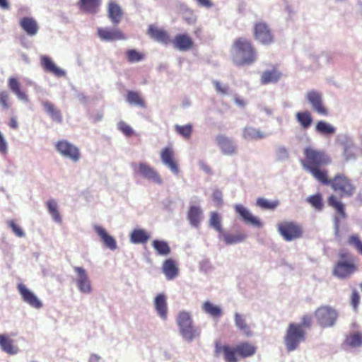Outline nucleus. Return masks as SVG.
I'll use <instances>...</instances> for the list:
<instances>
[{"mask_svg": "<svg viewBox=\"0 0 362 362\" xmlns=\"http://www.w3.org/2000/svg\"><path fill=\"white\" fill-rule=\"evenodd\" d=\"M303 154L304 158L300 160L301 165L320 182L328 173L327 170L321 169V167L329 165L332 162L331 158L325 151L310 146L303 150Z\"/></svg>", "mask_w": 362, "mask_h": 362, "instance_id": "f257e3e1", "label": "nucleus"}, {"mask_svg": "<svg viewBox=\"0 0 362 362\" xmlns=\"http://www.w3.org/2000/svg\"><path fill=\"white\" fill-rule=\"evenodd\" d=\"M231 59L237 66H250L257 59L256 48L251 40L246 37L235 38L230 48Z\"/></svg>", "mask_w": 362, "mask_h": 362, "instance_id": "f03ea898", "label": "nucleus"}, {"mask_svg": "<svg viewBox=\"0 0 362 362\" xmlns=\"http://www.w3.org/2000/svg\"><path fill=\"white\" fill-rule=\"evenodd\" d=\"M257 347L248 341H241L235 346L215 344V353L222 354L225 362H238L239 358H246L256 354Z\"/></svg>", "mask_w": 362, "mask_h": 362, "instance_id": "7ed1b4c3", "label": "nucleus"}, {"mask_svg": "<svg viewBox=\"0 0 362 362\" xmlns=\"http://www.w3.org/2000/svg\"><path fill=\"white\" fill-rule=\"evenodd\" d=\"M323 185L329 186L340 198H349L354 195L356 187L353 180L344 173H337L329 178L328 173L320 181Z\"/></svg>", "mask_w": 362, "mask_h": 362, "instance_id": "20e7f679", "label": "nucleus"}, {"mask_svg": "<svg viewBox=\"0 0 362 362\" xmlns=\"http://www.w3.org/2000/svg\"><path fill=\"white\" fill-rule=\"evenodd\" d=\"M339 257V259L334 266L332 274L341 279H348L356 272L357 266L348 252H340Z\"/></svg>", "mask_w": 362, "mask_h": 362, "instance_id": "39448f33", "label": "nucleus"}, {"mask_svg": "<svg viewBox=\"0 0 362 362\" xmlns=\"http://www.w3.org/2000/svg\"><path fill=\"white\" fill-rule=\"evenodd\" d=\"M305 338L306 331L301 329V325L296 322L290 323L284 336V344L287 351L290 352L297 349Z\"/></svg>", "mask_w": 362, "mask_h": 362, "instance_id": "423d86ee", "label": "nucleus"}, {"mask_svg": "<svg viewBox=\"0 0 362 362\" xmlns=\"http://www.w3.org/2000/svg\"><path fill=\"white\" fill-rule=\"evenodd\" d=\"M277 230L283 239L291 242L300 239L303 235V226L293 221H282L276 225Z\"/></svg>", "mask_w": 362, "mask_h": 362, "instance_id": "0eeeda50", "label": "nucleus"}, {"mask_svg": "<svg viewBox=\"0 0 362 362\" xmlns=\"http://www.w3.org/2000/svg\"><path fill=\"white\" fill-rule=\"evenodd\" d=\"M314 316L319 326L327 328L332 327L336 324L339 313L331 306L322 305L315 310Z\"/></svg>", "mask_w": 362, "mask_h": 362, "instance_id": "6e6552de", "label": "nucleus"}, {"mask_svg": "<svg viewBox=\"0 0 362 362\" xmlns=\"http://www.w3.org/2000/svg\"><path fill=\"white\" fill-rule=\"evenodd\" d=\"M54 146L59 154L74 163L78 162L81 158V153L78 148L67 140H59L55 143Z\"/></svg>", "mask_w": 362, "mask_h": 362, "instance_id": "1a4fd4ad", "label": "nucleus"}, {"mask_svg": "<svg viewBox=\"0 0 362 362\" xmlns=\"http://www.w3.org/2000/svg\"><path fill=\"white\" fill-rule=\"evenodd\" d=\"M254 37L263 45H269L273 42L274 37L271 30L264 22H257L254 25Z\"/></svg>", "mask_w": 362, "mask_h": 362, "instance_id": "9d476101", "label": "nucleus"}, {"mask_svg": "<svg viewBox=\"0 0 362 362\" xmlns=\"http://www.w3.org/2000/svg\"><path fill=\"white\" fill-rule=\"evenodd\" d=\"M306 98L311 105L313 109L318 114L322 116H327L329 112L327 107L322 102V94L315 90H310L307 93Z\"/></svg>", "mask_w": 362, "mask_h": 362, "instance_id": "9b49d317", "label": "nucleus"}, {"mask_svg": "<svg viewBox=\"0 0 362 362\" xmlns=\"http://www.w3.org/2000/svg\"><path fill=\"white\" fill-rule=\"evenodd\" d=\"M17 289L23 300L29 305L36 309H40L42 307V303L40 299L25 284L22 283L18 284Z\"/></svg>", "mask_w": 362, "mask_h": 362, "instance_id": "f8f14e48", "label": "nucleus"}, {"mask_svg": "<svg viewBox=\"0 0 362 362\" xmlns=\"http://www.w3.org/2000/svg\"><path fill=\"white\" fill-rule=\"evenodd\" d=\"M146 33L151 39L163 45H166L171 42L169 33L154 24L148 25Z\"/></svg>", "mask_w": 362, "mask_h": 362, "instance_id": "ddd939ff", "label": "nucleus"}, {"mask_svg": "<svg viewBox=\"0 0 362 362\" xmlns=\"http://www.w3.org/2000/svg\"><path fill=\"white\" fill-rule=\"evenodd\" d=\"M160 158L164 165H165L173 173L177 175L179 173V166L175 158V152L172 147H165L160 152Z\"/></svg>", "mask_w": 362, "mask_h": 362, "instance_id": "4468645a", "label": "nucleus"}, {"mask_svg": "<svg viewBox=\"0 0 362 362\" xmlns=\"http://www.w3.org/2000/svg\"><path fill=\"white\" fill-rule=\"evenodd\" d=\"M216 142L224 155L233 156L237 153V146L230 138L218 134L216 137Z\"/></svg>", "mask_w": 362, "mask_h": 362, "instance_id": "2eb2a0df", "label": "nucleus"}, {"mask_svg": "<svg viewBox=\"0 0 362 362\" xmlns=\"http://www.w3.org/2000/svg\"><path fill=\"white\" fill-rule=\"evenodd\" d=\"M327 204L329 206L332 207L338 215V217H335L334 218L336 226L338 228L339 218L345 219L347 217L345 205L339 200L334 194H331L328 197Z\"/></svg>", "mask_w": 362, "mask_h": 362, "instance_id": "dca6fc26", "label": "nucleus"}, {"mask_svg": "<svg viewBox=\"0 0 362 362\" xmlns=\"http://www.w3.org/2000/svg\"><path fill=\"white\" fill-rule=\"evenodd\" d=\"M175 48L180 51H189L194 47L192 38L187 33L177 34L175 37L171 40Z\"/></svg>", "mask_w": 362, "mask_h": 362, "instance_id": "f3484780", "label": "nucleus"}, {"mask_svg": "<svg viewBox=\"0 0 362 362\" xmlns=\"http://www.w3.org/2000/svg\"><path fill=\"white\" fill-rule=\"evenodd\" d=\"M74 272L77 274L76 284L79 291L84 293L91 291V284L86 270L80 267H75Z\"/></svg>", "mask_w": 362, "mask_h": 362, "instance_id": "a211bd4d", "label": "nucleus"}, {"mask_svg": "<svg viewBox=\"0 0 362 362\" xmlns=\"http://www.w3.org/2000/svg\"><path fill=\"white\" fill-rule=\"evenodd\" d=\"M133 168L136 173H139L144 176V177L151 180L155 182L160 184L162 182V179L160 178L158 173L149 165L141 163L136 167V165H133Z\"/></svg>", "mask_w": 362, "mask_h": 362, "instance_id": "6ab92c4d", "label": "nucleus"}, {"mask_svg": "<svg viewBox=\"0 0 362 362\" xmlns=\"http://www.w3.org/2000/svg\"><path fill=\"white\" fill-rule=\"evenodd\" d=\"M40 65L45 71L50 73L55 76L62 77L66 74V72L58 67L49 56L42 55L40 57Z\"/></svg>", "mask_w": 362, "mask_h": 362, "instance_id": "aec40b11", "label": "nucleus"}, {"mask_svg": "<svg viewBox=\"0 0 362 362\" xmlns=\"http://www.w3.org/2000/svg\"><path fill=\"white\" fill-rule=\"evenodd\" d=\"M99 37L105 41L125 40L126 37L118 28H99L97 30Z\"/></svg>", "mask_w": 362, "mask_h": 362, "instance_id": "412c9836", "label": "nucleus"}, {"mask_svg": "<svg viewBox=\"0 0 362 362\" xmlns=\"http://www.w3.org/2000/svg\"><path fill=\"white\" fill-rule=\"evenodd\" d=\"M235 210L246 223L252 225L257 228L262 227V222L257 217L252 216L250 211L243 205L236 204L235 206Z\"/></svg>", "mask_w": 362, "mask_h": 362, "instance_id": "4be33fe9", "label": "nucleus"}, {"mask_svg": "<svg viewBox=\"0 0 362 362\" xmlns=\"http://www.w3.org/2000/svg\"><path fill=\"white\" fill-rule=\"evenodd\" d=\"M108 18L113 24H118L123 16V11L120 6L113 1H110L107 5Z\"/></svg>", "mask_w": 362, "mask_h": 362, "instance_id": "5701e85b", "label": "nucleus"}, {"mask_svg": "<svg viewBox=\"0 0 362 362\" xmlns=\"http://www.w3.org/2000/svg\"><path fill=\"white\" fill-rule=\"evenodd\" d=\"M162 271L168 280L174 279L179 274V269L176 262L170 258L163 262Z\"/></svg>", "mask_w": 362, "mask_h": 362, "instance_id": "b1692460", "label": "nucleus"}, {"mask_svg": "<svg viewBox=\"0 0 362 362\" xmlns=\"http://www.w3.org/2000/svg\"><path fill=\"white\" fill-rule=\"evenodd\" d=\"M282 76L281 72L276 67L271 70L264 71L262 75L260 81L263 85L277 83Z\"/></svg>", "mask_w": 362, "mask_h": 362, "instance_id": "393cba45", "label": "nucleus"}, {"mask_svg": "<svg viewBox=\"0 0 362 362\" xmlns=\"http://www.w3.org/2000/svg\"><path fill=\"white\" fill-rule=\"evenodd\" d=\"M94 230L96 233L100 236L104 245L112 250L117 248V243L115 238L110 235L106 230L100 226H94Z\"/></svg>", "mask_w": 362, "mask_h": 362, "instance_id": "a878e982", "label": "nucleus"}, {"mask_svg": "<svg viewBox=\"0 0 362 362\" xmlns=\"http://www.w3.org/2000/svg\"><path fill=\"white\" fill-rule=\"evenodd\" d=\"M20 25L22 29L30 36L35 35L39 30L37 21L30 17H24L20 21Z\"/></svg>", "mask_w": 362, "mask_h": 362, "instance_id": "bb28decb", "label": "nucleus"}, {"mask_svg": "<svg viewBox=\"0 0 362 362\" xmlns=\"http://www.w3.org/2000/svg\"><path fill=\"white\" fill-rule=\"evenodd\" d=\"M243 137L245 140H260L267 136V134L259 129L252 126H247L243 129Z\"/></svg>", "mask_w": 362, "mask_h": 362, "instance_id": "cd10ccee", "label": "nucleus"}, {"mask_svg": "<svg viewBox=\"0 0 362 362\" xmlns=\"http://www.w3.org/2000/svg\"><path fill=\"white\" fill-rule=\"evenodd\" d=\"M101 0H79L78 8L83 12L95 14L98 13Z\"/></svg>", "mask_w": 362, "mask_h": 362, "instance_id": "c85d7f7f", "label": "nucleus"}, {"mask_svg": "<svg viewBox=\"0 0 362 362\" xmlns=\"http://www.w3.org/2000/svg\"><path fill=\"white\" fill-rule=\"evenodd\" d=\"M45 111L53 121L61 123L63 120L61 111L50 101L45 100L42 103Z\"/></svg>", "mask_w": 362, "mask_h": 362, "instance_id": "c756f323", "label": "nucleus"}, {"mask_svg": "<svg viewBox=\"0 0 362 362\" xmlns=\"http://www.w3.org/2000/svg\"><path fill=\"white\" fill-rule=\"evenodd\" d=\"M8 86L10 90L18 97V99L28 101V98L26 93L21 90V83L17 78L14 77H10L8 80Z\"/></svg>", "mask_w": 362, "mask_h": 362, "instance_id": "7c9ffc66", "label": "nucleus"}, {"mask_svg": "<svg viewBox=\"0 0 362 362\" xmlns=\"http://www.w3.org/2000/svg\"><path fill=\"white\" fill-rule=\"evenodd\" d=\"M155 308L160 317L165 320L167 318V303L166 298L163 294L158 295L155 298Z\"/></svg>", "mask_w": 362, "mask_h": 362, "instance_id": "2f4dec72", "label": "nucleus"}, {"mask_svg": "<svg viewBox=\"0 0 362 362\" xmlns=\"http://www.w3.org/2000/svg\"><path fill=\"white\" fill-rule=\"evenodd\" d=\"M235 326L245 336L250 337L252 333L250 325L247 323L246 319L242 315L236 313L234 316Z\"/></svg>", "mask_w": 362, "mask_h": 362, "instance_id": "473e14b6", "label": "nucleus"}, {"mask_svg": "<svg viewBox=\"0 0 362 362\" xmlns=\"http://www.w3.org/2000/svg\"><path fill=\"white\" fill-rule=\"evenodd\" d=\"M202 211L200 207L192 206L187 213V218L190 224L194 227H198L202 219Z\"/></svg>", "mask_w": 362, "mask_h": 362, "instance_id": "72a5a7b5", "label": "nucleus"}, {"mask_svg": "<svg viewBox=\"0 0 362 362\" xmlns=\"http://www.w3.org/2000/svg\"><path fill=\"white\" fill-rule=\"evenodd\" d=\"M344 345L347 347L356 348L362 346V333L354 332L346 337Z\"/></svg>", "mask_w": 362, "mask_h": 362, "instance_id": "f704fd0d", "label": "nucleus"}, {"mask_svg": "<svg viewBox=\"0 0 362 362\" xmlns=\"http://www.w3.org/2000/svg\"><path fill=\"white\" fill-rule=\"evenodd\" d=\"M149 238V234L144 229H134L130 235V240L134 244L146 243Z\"/></svg>", "mask_w": 362, "mask_h": 362, "instance_id": "c9c22d12", "label": "nucleus"}, {"mask_svg": "<svg viewBox=\"0 0 362 362\" xmlns=\"http://www.w3.org/2000/svg\"><path fill=\"white\" fill-rule=\"evenodd\" d=\"M209 226L218 233V237L224 233L222 226L221 216L216 211L211 212L209 221Z\"/></svg>", "mask_w": 362, "mask_h": 362, "instance_id": "e433bc0d", "label": "nucleus"}, {"mask_svg": "<svg viewBox=\"0 0 362 362\" xmlns=\"http://www.w3.org/2000/svg\"><path fill=\"white\" fill-rule=\"evenodd\" d=\"M0 346L8 354H16L18 350L17 346H14L13 341L4 334H0Z\"/></svg>", "mask_w": 362, "mask_h": 362, "instance_id": "4c0bfd02", "label": "nucleus"}, {"mask_svg": "<svg viewBox=\"0 0 362 362\" xmlns=\"http://www.w3.org/2000/svg\"><path fill=\"white\" fill-rule=\"evenodd\" d=\"M247 235L243 233H238L237 234H230L228 233H223L220 239H223L226 245H233L244 241Z\"/></svg>", "mask_w": 362, "mask_h": 362, "instance_id": "58836bf2", "label": "nucleus"}, {"mask_svg": "<svg viewBox=\"0 0 362 362\" xmlns=\"http://www.w3.org/2000/svg\"><path fill=\"white\" fill-rule=\"evenodd\" d=\"M152 246L158 255L167 256L170 253V247L165 240H154Z\"/></svg>", "mask_w": 362, "mask_h": 362, "instance_id": "ea45409f", "label": "nucleus"}, {"mask_svg": "<svg viewBox=\"0 0 362 362\" xmlns=\"http://www.w3.org/2000/svg\"><path fill=\"white\" fill-rule=\"evenodd\" d=\"M296 118L300 126L306 129L313 122V118L309 111L298 112L296 114Z\"/></svg>", "mask_w": 362, "mask_h": 362, "instance_id": "a19ab883", "label": "nucleus"}, {"mask_svg": "<svg viewBox=\"0 0 362 362\" xmlns=\"http://www.w3.org/2000/svg\"><path fill=\"white\" fill-rule=\"evenodd\" d=\"M182 337L188 341H192L200 334V329L192 325L180 331Z\"/></svg>", "mask_w": 362, "mask_h": 362, "instance_id": "79ce46f5", "label": "nucleus"}, {"mask_svg": "<svg viewBox=\"0 0 362 362\" xmlns=\"http://www.w3.org/2000/svg\"><path fill=\"white\" fill-rule=\"evenodd\" d=\"M126 99L127 101L130 104L144 108L146 107V103L138 92L129 90L127 93Z\"/></svg>", "mask_w": 362, "mask_h": 362, "instance_id": "37998d69", "label": "nucleus"}, {"mask_svg": "<svg viewBox=\"0 0 362 362\" xmlns=\"http://www.w3.org/2000/svg\"><path fill=\"white\" fill-rule=\"evenodd\" d=\"M177 323L180 331L192 325L193 320L192 319L190 314L188 312L182 311L178 314L177 318Z\"/></svg>", "mask_w": 362, "mask_h": 362, "instance_id": "c03bdc74", "label": "nucleus"}, {"mask_svg": "<svg viewBox=\"0 0 362 362\" xmlns=\"http://www.w3.org/2000/svg\"><path fill=\"white\" fill-rule=\"evenodd\" d=\"M203 310L214 317H219L222 315V310L220 307L213 304L209 301H206L202 305Z\"/></svg>", "mask_w": 362, "mask_h": 362, "instance_id": "a18cd8bd", "label": "nucleus"}, {"mask_svg": "<svg viewBox=\"0 0 362 362\" xmlns=\"http://www.w3.org/2000/svg\"><path fill=\"white\" fill-rule=\"evenodd\" d=\"M317 132L324 135H332L335 133V128L325 121H319L315 127Z\"/></svg>", "mask_w": 362, "mask_h": 362, "instance_id": "49530a36", "label": "nucleus"}, {"mask_svg": "<svg viewBox=\"0 0 362 362\" xmlns=\"http://www.w3.org/2000/svg\"><path fill=\"white\" fill-rule=\"evenodd\" d=\"M175 132L185 139H189L193 131V126L191 124L185 125H175Z\"/></svg>", "mask_w": 362, "mask_h": 362, "instance_id": "de8ad7c7", "label": "nucleus"}, {"mask_svg": "<svg viewBox=\"0 0 362 362\" xmlns=\"http://www.w3.org/2000/svg\"><path fill=\"white\" fill-rule=\"evenodd\" d=\"M307 202L317 211H321L323 209V199L320 193L308 197Z\"/></svg>", "mask_w": 362, "mask_h": 362, "instance_id": "09e8293b", "label": "nucleus"}, {"mask_svg": "<svg viewBox=\"0 0 362 362\" xmlns=\"http://www.w3.org/2000/svg\"><path fill=\"white\" fill-rule=\"evenodd\" d=\"M47 206L49 213L52 218L57 223L62 222V218L57 209V204L54 199H50L47 202Z\"/></svg>", "mask_w": 362, "mask_h": 362, "instance_id": "8fccbe9b", "label": "nucleus"}, {"mask_svg": "<svg viewBox=\"0 0 362 362\" xmlns=\"http://www.w3.org/2000/svg\"><path fill=\"white\" fill-rule=\"evenodd\" d=\"M256 204L262 209L273 210L279 205V201H269L264 198L260 197L257 199Z\"/></svg>", "mask_w": 362, "mask_h": 362, "instance_id": "3c124183", "label": "nucleus"}, {"mask_svg": "<svg viewBox=\"0 0 362 362\" xmlns=\"http://www.w3.org/2000/svg\"><path fill=\"white\" fill-rule=\"evenodd\" d=\"M127 60L130 63L138 62L144 59V54L138 52L134 49H128L126 52Z\"/></svg>", "mask_w": 362, "mask_h": 362, "instance_id": "603ef678", "label": "nucleus"}, {"mask_svg": "<svg viewBox=\"0 0 362 362\" xmlns=\"http://www.w3.org/2000/svg\"><path fill=\"white\" fill-rule=\"evenodd\" d=\"M117 129L127 137L132 136L135 134L132 127L124 121H120L117 123Z\"/></svg>", "mask_w": 362, "mask_h": 362, "instance_id": "864d4df0", "label": "nucleus"}, {"mask_svg": "<svg viewBox=\"0 0 362 362\" xmlns=\"http://www.w3.org/2000/svg\"><path fill=\"white\" fill-rule=\"evenodd\" d=\"M348 243L352 245L360 255H362V242L358 235H350L348 238Z\"/></svg>", "mask_w": 362, "mask_h": 362, "instance_id": "5fc2aeb1", "label": "nucleus"}, {"mask_svg": "<svg viewBox=\"0 0 362 362\" xmlns=\"http://www.w3.org/2000/svg\"><path fill=\"white\" fill-rule=\"evenodd\" d=\"M10 96L6 90L0 92V105L4 110H8L11 107Z\"/></svg>", "mask_w": 362, "mask_h": 362, "instance_id": "6e6d98bb", "label": "nucleus"}, {"mask_svg": "<svg viewBox=\"0 0 362 362\" xmlns=\"http://www.w3.org/2000/svg\"><path fill=\"white\" fill-rule=\"evenodd\" d=\"M8 225L11 228L15 235L19 238L25 236V233L20 226L16 224L14 221L11 220L8 221Z\"/></svg>", "mask_w": 362, "mask_h": 362, "instance_id": "4d7b16f0", "label": "nucleus"}, {"mask_svg": "<svg viewBox=\"0 0 362 362\" xmlns=\"http://www.w3.org/2000/svg\"><path fill=\"white\" fill-rule=\"evenodd\" d=\"M313 320L312 317L308 315H305L301 317L300 323H298V325H301V329L305 330L306 328H310L312 326Z\"/></svg>", "mask_w": 362, "mask_h": 362, "instance_id": "13d9d810", "label": "nucleus"}, {"mask_svg": "<svg viewBox=\"0 0 362 362\" xmlns=\"http://www.w3.org/2000/svg\"><path fill=\"white\" fill-rule=\"evenodd\" d=\"M360 303V296L356 290H354L351 295V304L356 310Z\"/></svg>", "mask_w": 362, "mask_h": 362, "instance_id": "bf43d9fd", "label": "nucleus"}, {"mask_svg": "<svg viewBox=\"0 0 362 362\" xmlns=\"http://www.w3.org/2000/svg\"><path fill=\"white\" fill-rule=\"evenodd\" d=\"M212 199L213 201L216 203V206H221L223 203L222 192L218 189L214 190L212 194Z\"/></svg>", "mask_w": 362, "mask_h": 362, "instance_id": "052dcab7", "label": "nucleus"}, {"mask_svg": "<svg viewBox=\"0 0 362 362\" xmlns=\"http://www.w3.org/2000/svg\"><path fill=\"white\" fill-rule=\"evenodd\" d=\"M343 156L346 160L355 159L356 158L355 154L353 152H351V148L349 146L344 147Z\"/></svg>", "mask_w": 362, "mask_h": 362, "instance_id": "680f3d73", "label": "nucleus"}, {"mask_svg": "<svg viewBox=\"0 0 362 362\" xmlns=\"http://www.w3.org/2000/svg\"><path fill=\"white\" fill-rule=\"evenodd\" d=\"M214 85L216 91L219 93L227 94L228 93V87L223 86L221 83L218 81H214Z\"/></svg>", "mask_w": 362, "mask_h": 362, "instance_id": "e2e57ef3", "label": "nucleus"}, {"mask_svg": "<svg viewBox=\"0 0 362 362\" xmlns=\"http://www.w3.org/2000/svg\"><path fill=\"white\" fill-rule=\"evenodd\" d=\"M0 153L2 154H6L7 153V144L3 136V135L0 133Z\"/></svg>", "mask_w": 362, "mask_h": 362, "instance_id": "0e129e2a", "label": "nucleus"}, {"mask_svg": "<svg viewBox=\"0 0 362 362\" xmlns=\"http://www.w3.org/2000/svg\"><path fill=\"white\" fill-rule=\"evenodd\" d=\"M198 4L201 6L210 8L212 6V3L209 0H196Z\"/></svg>", "mask_w": 362, "mask_h": 362, "instance_id": "69168bd1", "label": "nucleus"}, {"mask_svg": "<svg viewBox=\"0 0 362 362\" xmlns=\"http://www.w3.org/2000/svg\"><path fill=\"white\" fill-rule=\"evenodd\" d=\"M8 125L11 129H17L18 127V122L15 117H11L10 119Z\"/></svg>", "mask_w": 362, "mask_h": 362, "instance_id": "338daca9", "label": "nucleus"}, {"mask_svg": "<svg viewBox=\"0 0 362 362\" xmlns=\"http://www.w3.org/2000/svg\"><path fill=\"white\" fill-rule=\"evenodd\" d=\"M0 8L4 10H8L10 5L8 0H0Z\"/></svg>", "mask_w": 362, "mask_h": 362, "instance_id": "774afa93", "label": "nucleus"}]
</instances>
